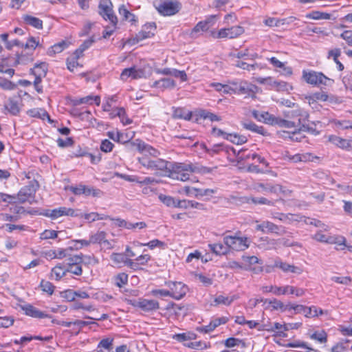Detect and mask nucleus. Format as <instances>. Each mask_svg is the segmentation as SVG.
<instances>
[{"label":"nucleus","mask_w":352,"mask_h":352,"mask_svg":"<svg viewBox=\"0 0 352 352\" xmlns=\"http://www.w3.org/2000/svg\"><path fill=\"white\" fill-rule=\"evenodd\" d=\"M331 14L327 12H322L320 11H312L311 12L307 14L306 17L308 19L320 20V19H330Z\"/></svg>","instance_id":"42"},{"label":"nucleus","mask_w":352,"mask_h":352,"mask_svg":"<svg viewBox=\"0 0 352 352\" xmlns=\"http://www.w3.org/2000/svg\"><path fill=\"white\" fill-rule=\"evenodd\" d=\"M120 15L122 17V20L129 21L131 23L137 21L136 16L133 13L130 12L125 7L124 5L120 6L118 9Z\"/></svg>","instance_id":"34"},{"label":"nucleus","mask_w":352,"mask_h":352,"mask_svg":"<svg viewBox=\"0 0 352 352\" xmlns=\"http://www.w3.org/2000/svg\"><path fill=\"white\" fill-rule=\"evenodd\" d=\"M115 285L118 287H122L128 282V275L125 273H120L114 278Z\"/></svg>","instance_id":"57"},{"label":"nucleus","mask_w":352,"mask_h":352,"mask_svg":"<svg viewBox=\"0 0 352 352\" xmlns=\"http://www.w3.org/2000/svg\"><path fill=\"white\" fill-rule=\"evenodd\" d=\"M125 302L135 307H139L144 311H155L160 308L159 302L155 300L146 298L131 299L126 298Z\"/></svg>","instance_id":"6"},{"label":"nucleus","mask_w":352,"mask_h":352,"mask_svg":"<svg viewBox=\"0 0 352 352\" xmlns=\"http://www.w3.org/2000/svg\"><path fill=\"white\" fill-rule=\"evenodd\" d=\"M265 232L276 234L277 235H283L286 233L284 227L278 226L272 222L266 221H265Z\"/></svg>","instance_id":"26"},{"label":"nucleus","mask_w":352,"mask_h":352,"mask_svg":"<svg viewBox=\"0 0 352 352\" xmlns=\"http://www.w3.org/2000/svg\"><path fill=\"white\" fill-rule=\"evenodd\" d=\"M224 139L237 145L243 144L248 141L247 137L237 133H228Z\"/></svg>","instance_id":"32"},{"label":"nucleus","mask_w":352,"mask_h":352,"mask_svg":"<svg viewBox=\"0 0 352 352\" xmlns=\"http://www.w3.org/2000/svg\"><path fill=\"white\" fill-rule=\"evenodd\" d=\"M113 339L107 338L100 341L97 346V352H103V349L111 351L113 349Z\"/></svg>","instance_id":"37"},{"label":"nucleus","mask_w":352,"mask_h":352,"mask_svg":"<svg viewBox=\"0 0 352 352\" xmlns=\"http://www.w3.org/2000/svg\"><path fill=\"white\" fill-rule=\"evenodd\" d=\"M144 76L145 72L144 69L132 67L124 69L120 74V78L122 80H126L129 78H131L132 79H138L144 77Z\"/></svg>","instance_id":"14"},{"label":"nucleus","mask_w":352,"mask_h":352,"mask_svg":"<svg viewBox=\"0 0 352 352\" xmlns=\"http://www.w3.org/2000/svg\"><path fill=\"white\" fill-rule=\"evenodd\" d=\"M182 5L178 1H164L156 6V9L164 16H172L178 13Z\"/></svg>","instance_id":"8"},{"label":"nucleus","mask_w":352,"mask_h":352,"mask_svg":"<svg viewBox=\"0 0 352 352\" xmlns=\"http://www.w3.org/2000/svg\"><path fill=\"white\" fill-rule=\"evenodd\" d=\"M267 60L270 62V63L276 68L283 69V74L284 75L289 76L292 74V69L289 67H285V64L280 62L275 57H272L270 58H267Z\"/></svg>","instance_id":"31"},{"label":"nucleus","mask_w":352,"mask_h":352,"mask_svg":"<svg viewBox=\"0 0 352 352\" xmlns=\"http://www.w3.org/2000/svg\"><path fill=\"white\" fill-rule=\"evenodd\" d=\"M95 102L96 105H100V98L99 96L93 97L91 96H87L81 98L74 99L72 100V103L74 106H78L82 104H91Z\"/></svg>","instance_id":"23"},{"label":"nucleus","mask_w":352,"mask_h":352,"mask_svg":"<svg viewBox=\"0 0 352 352\" xmlns=\"http://www.w3.org/2000/svg\"><path fill=\"white\" fill-rule=\"evenodd\" d=\"M277 124L280 127L292 128L295 126V123L292 121L274 117L273 125Z\"/></svg>","instance_id":"51"},{"label":"nucleus","mask_w":352,"mask_h":352,"mask_svg":"<svg viewBox=\"0 0 352 352\" xmlns=\"http://www.w3.org/2000/svg\"><path fill=\"white\" fill-rule=\"evenodd\" d=\"M294 217H296V215L290 213L284 214L277 212L273 215V218L287 223H291L294 221H298V219H295Z\"/></svg>","instance_id":"45"},{"label":"nucleus","mask_w":352,"mask_h":352,"mask_svg":"<svg viewBox=\"0 0 352 352\" xmlns=\"http://www.w3.org/2000/svg\"><path fill=\"white\" fill-rule=\"evenodd\" d=\"M21 309L24 311L26 316L34 318H52V316L39 310L38 308L34 307L31 304H25L21 305Z\"/></svg>","instance_id":"12"},{"label":"nucleus","mask_w":352,"mask_h":352,"mask_svg":"<svg viewBox=\"0 0 352 352\" xmlns=\"http://www.w3.org/2000/svg\"><path fill=\"white\" fill-rule=\"evenodd\" d=\"M107 136L112 140L119 143L124 144L126 146L127 145V142H129V140L124 139V135L120 132H117L116 133H115L113 131H108Z\"/></svg>","instance_id":"48"},{"label":"nucleus","mask_w":352,"mask_h":352,"mask_svg":"<svg viewBox=\"0 0 352 352\" xmlns=\"http://www.w3.org/2000/svg\"><path fill=\"white\" fill-rule=\"evenodd\" d=\"M38 184L36 181H31L28 185L23 186L18 192L16 203L24 204L28 202L30 204L36 203L35 194L38 188Z\"/></svg>","instance_id":"2"},{"label":"nucleus","mask_w":352,"mask_h":352,"mask_svg":"<svg viewBox=\"0 0 352 352\" xmlns=\"http://www.w3.org/2000/svg\"><path fill=\"white\" fill-rule=\"evenodd\" d=\"M252 116L258 122H262L267 124L273 125L274 116L267 111H258L253 110L252 111Z\"/></svg>","instance_id":"20"},{"label":"nucleus","mask_w":352,"mask_h":352,"mask_svg":"<svg viewBox=\"0 0 352 352\" xmlns=\"http://www.w3.org/2000/svg\"><path fill=\"white\" fill-rule=\"evenodd\" d=\"M258 82L261 84H267L272 87L273 89H276L277 91H287L289 88L292 89V86L284 82V81H278L273 80L271 77L265 78H259L258 79Z\"/></svg>","instance_id":"15"},{"label":"nucleus","mask_w":352,"mask_h":352,"mask_svg":"<svg viewBox=\"0 0 352 352\" xmlns=\"http://www.w3.org/2000/svg\"><path fill=\"white\" fill-rule=\"evenodd\" d=\"M202 148L205 152L209 154L210 156H214L215 154H218L221 151L228 153V146L224 145L223 144H214L211 148H208L205 144H204Z\"/></svg>","instance_id":"24"},{"label":"nucleus","mask_w":352,"mask_h":352,"mask_svg":"<svg viewBox=\"0 0 352 352\" xmlns=\"http://www.w3.org/2000/svg\"><path fill=\"white\" fill-rule=\"evenodd\" d=\"M27 114L30 117L40 118L43 120L47 119L50 123L53 122V120L50 119V115L44 109L34 108L28 110Z\"/></svg>","instance_id":"22"},{"label":"nucleus","mask_w":352,"mask_h":352,"mask_svg":"<svg viewBox=\"0 0 352 352\" xmlns=\"http://www.w3.org/2000/svg\"><path fill=\"white\" fill-rule=\"evenodd\" d=\"M267 302L272 306V310H280L281 311H285L288 309V305H285L280 300H278L276 298L268 300Z\"/></svg>","instance_id":"46"},{"label":"nucleus","mask_w":352,"mask_h":352,"mask_svg":"<svg viewBox=\"0 0 352 352\" xmlns=\"http://www.w3.org/2000/svg\"><path fill=\"white\" fill-rule=\"evenodd\" d=\"M328 140L329 142L342 149L350 150L352 146V140L344 139L337 135H329Z\"/></svg>","instance_id":"18"},{"label":"nucleus","mask_w":352,"mask_h":352,"mask_svg":"<svg viewBox=\"0 0 352 352\" xmlns=\"http://www.w3.org/2000/svg\"><path fill=\"white\" fill-rule=\"evenodd\" d=\"M235 296H232L231 298L230 297H225L222 295H219L217 296L214 299V302L217 304H223L226 305H230L235 299Z\"/></svg>","instance_id":"64"},{"label":"nucleus","mask_w":352,"mask_h":352,"mask_svg":"<svg viewBox=\"0 0 352 352\" xmlns=\"http://www.w3.org/2000/svg\"><path fill=\"white\" fill-rule=\"evenodd\" d=\"M47 72V65L45 62L36 64L34 67L30 69L31 74L34 76H38L39 73H44V76H46Z\"/></svg>","instance_id":"44"},{"label":"nucleus","mask_w":352,"mask_h":352,"mask_svg":"<svg viewBox=\"0 0 352 352\" xmlns=\"http://www.w3.org/2000/svg\"><path fill=\"white\" fill-rule=\"evenodd\" d=\"M207 30V27L204 25V22L202 21H199L191 30L190 36L191 38H196L199 32H206Z\"/></svg>","instance_id":"54"},{"label":"nucleus","mask_w":352,"mask_h":352,"mask_svg":"<svg viewBox=\"0 0 352 352\" xmlns=\"http://www.w3.org/2000/svg\"><path fill=\"white\" fill-rule=\"evenodd\" d=\"M240 123L242 127L248 131H250L264 136L267 135V132L263 126H258L251 120L243 118L241 120Z\"/></svg>","instance_id":"16"},{"label":"nucleus","mask_w":352,"mask_h":352,"mask_svg":"<svg viewBox=\"0 0 352 352\" xmlns=\"http://www.w3.org/2000/svg\"><path fill=\"white\" fill-rule=\"evenodd\" d=\"M303 79L309 84L313 85H323L325 86H330L333 84L334 80L331 78H328L322 72H318L315 71L302 72Z\"/></svg>","instance_id":"3"},{"label":"nucleus","mask_w":352,"mask_h":352,"mask_svg":"<svg viewBox=\"0 0 352 352\" xmlns=\"http://www.w3.org/2000/svg\"><path fill=\"white\" fill-rule=\"evenodd\" d=\"M173 117L177 119L189 120L191 119L192 113L184 108H173Z\"/></svg>","instance_id":"27"},{"label":"nucleus","mask_w":352,"mask_h":352,"mask_svg":"<svg viewBox=\"0 0 352 352\" xmlns=\"http://www.w3.org/2000/svg\"><path fill=\"white\" fill-rule=\"evenodd\" d=\"M158 197H159V199L166 206H168V207L172 206V207L176 208L177 199H174L171 196L165 195L163 194H160L158 196Z\"/></svg>","instance_id":"47"},{"label":"nucleus","mask_w":352,"mask_h":352,"mask_svg":"<svg viewBox=\"0 0 352 352\" xmlns=\"http://www.w3.org/2000/svg\"><path fill=\"white\" fill-rule=\"evenodd\" d=\"M140 245L148 246L151 249H153L157 247L161 249H165V248L166 247V244L164 242L161 241L158 239H153L146 243H140Z\"/></svg>","instance_id":"55"},{"label":"nucleus","mask_w":352,"mask_h":352,"mask_svg":"<svg viewBox=\"0 0 352 352\" xmlns=\"http://www.w3.org/2000/svg\"><path fill=\"white\" fill-rule=\"evenodd\" d=\"M106 238V232L104 231H98L90 236V242L91 243H102Z\"/></svg>","instance_id":"53"},{"label":"nucleus","mask_w":352,"mask_h":352,"mask_svg":"<svg viewBox=\"0 0 352 352\" xmlns=\"http://www.w3.org/2000/svg\"><path fill=\"white\" fill-rule=\"evenodd\" d=\"M33 60L32 54H17L16 63L17 64H27Z\"/></svg>","instance_id":"62"},{"label":"nucleus","mask_w":352,"mask_h":352,"mask_svg":"<svg viewBox=\"0 0 352 352\" xmlns=\"http://www.w3.org/2000/svg\"><path fill=\"white\" fill-rule=\"evenodd\" d=\"M40 287L43 292L47 293L50 295H52L54 293L55 289L54 285L52 283L45 280H42L41 281Z\"/></svg>","instance_id":"58"},{"label":"nucleus","mask_w":352,"mask_h":352,"mask_svg":"<svg viewBox=\"0 0 352 352\" xmlns=\"http://www.w3.org/2000/svg\"><path fill=\"white\" fill-rule=\"evenodd\" d=\"M305 223L307 225H312L314 226L315 227L320 228L325 231L328 230L329 229L328 226L325 225L324 223H322L321 221L318 219L308 218L307 220H305Z\"/></svg>","instance_id":"61"},{"label":"nucleus","mask_w":352,"mask_h":352,"mask_svg":"<svg viewBox=\"0 0 352 352\" xmlns=\"http://www.w3.org/2000/svg\"><path fill=\"white\" fill-rule=\"evenodd\" d=\"M244 32L243 27L236 25L232 26L229 28L220 29L217 32L214 31L211 32V36L214 38H234Z\"/></svg>","instance_id":"7"},{"label":"nucleus","mask_w":352,"mask_h":352,"mask_svg":"<svg viewBox=\"0 0 352 352\" xmlns=\"http://www.w3.org/2000/svg\"><path fill=\"white\" fill-rule=\"evenodd\" d=\"M310 338L320 343H325L327 341V335L324 331L314 332L310 336Z\"/></svg>","instance_id":"60"},{"label":"nucleus","mask_w":352,"mask_h":352,"mask_svg":"<svg viewBox=\"0 0 352 352\" xmlns=\"http://www.w3.org/2000/svg\"><path fill=\"white\" fill-rule=\"evenodd\" d=\"M166 285L170 289V297L175 300L182 299L188 292L187 286L182 282L169 281Z\"/></svg>","instance_id":"11"},{"label":"nucleus","mask_w":352,"mask_h":352,"mask_svg":"<svg viewBox=\"0 0 352 352\" xmlns=\"http://www.w3.org/2000/svg\"><path fill=\"white\" fill-rule=\"evenodd\" d=\"M199 116L201 118H202L204 119H208L212 122L220 121L221 120V117H219V116H217L213 113H211L210 111H208L206 110L201 111Z\"/></svg>","instance_id":"59"},{"label":"nucleus","mask_w":352,"mask_h":352,"mask_svg":"<svg viewBox=\"0 0 352 352\" xmlns=\"http://www.w3.org/2000/svg\"><path fill=\"white\" fill-rule=\"evenodd\" d=\"M175 86V81L169 78H162L153 83V87L162 88H173Z\"/></svg>","instance_id":"38"},{"label":"nucleus","mask_w":352,"mask_h":352,"mask_svg":"<svg viewBox=\"0 0 352 352\" xmlns=\"http://www.w3.org/2000/svg\"><path fill=\"white\" fill-rule=\"evenodd\" d=\"M78 212L79 210H74L66 207H60L52 210H47L45 212L40 214L51 217L52 219H56L62 216L78 217L80 215Z\"/></svg>","instance_id":"10"},{"label":"nucleus","mask_w":352,"mask_h":352,"mask_svg":"<svg viewBox=\"0 0 352 352\" xmlns=\"http://www.w3.org/2000/svg\"><path fill=\"white\" fill-rule=\"evenodd\" d=\"M83 262V254H76V255H70L65 260V267H69L72 265H75L78 264H82Z\"/></svg>","instance_id":"40"},{"label":"nucleus","mask_w":352,"mask_h":352,"mask_svg":"<svg viewBox=\"0 0 352 352\" xmlns=\"http://www.w3.org/2000/svg\"><path fill=\"white\" fill-rule=\"evenodd\" d=\"M210 251L217 255H225L229 252V248L227 245L221 243L209 244Z\"/></svg>","instance_id":"30"},{"label":"nucleus","mask_w":352,"mask_h":352,"mask_svg":"<svg viewBox=\"0 0 352 352\" xmlns=\"http://www.w3.org/2000/svg\"><path fill=\"white\" fill-rule=\"evenodd\" d=\"M252 87V85L244 81H232L230 85H228V88L232 89V91L238 94H249L253 91Z\"/></svg>","instance_id":"13"},{"label":"nucleus","mask_w":352,"mask_h":352,"mask_svg":"<svg viewBox=\"0 0 352 352\" xmlns=\"http://www.w3.org/2000/svg\"><path fill=\"white\" fill-rule=\"evenodd\" d=\"M258 187L261 188L263 190L269 192L271 193H278V192H285L283 189V186L278 184L272 185L271 184H263L260 183L258 184Z\"/></svg>","instance_id":"33"},{"label":"nucleus","mask_w":352,"mask_h":352,"mask_svg":"<svg viewBox=\"0 0 352 352\" xmlns=\"http://www.w3.org/2000/svg\"><path fill=\"white\" fill-rule=\"evenodd\" d=\"M98 13L105 20H109L114 27L117 25L118 18L114 14L113 4L110 0H101L98 5Z\"/></svg>","instance_id":"5"},{"label":"nucleus","mask_w":352,"mask_h":352,"mask_svg":"<svg viewBox=\"0 0 352 352\" xmlns=\"http://www.w3.org/2000/svg\"><path fill=\"white\" fill-rule=\"evenodd\" d=\"M311 239L321 243L328 244H338V245L346 246V239L344 236H327L322 234L321 231H318L315 234L312 235Z\"/></svg>","instance_id":"9"},{"label":"nucleus","mask_w":352,"mask_h":352,"mask_svg":"<svg viewBox=\"0 0 352 352\" xmlns=\"http://www.w3.org/2000/svg\"><path fill=\"white\" fill-rule=\"evenodd\" d=\"M224 244L227 245L229 250L243 251L248 248L250 240L245 236H226L223 238Z\"/></svg>","instance_id":"4"},{"label":"nucleus","mask_w":352,"mask_h":352,"mask_svg":"<svg viewBox=\"0 0 352 352\" xmlns=\"http://www.w3.org/2000/svg\"><path fill=\"white\" fill-rule=\"evenodd\" d=\"M79 216L78 217H83L85 219L89 220L90 221H94L96 220H102V219H107L108 217L100 215V214L97 212H90L87 214H81L80 211L78 212Z\"/></svg>","instance_id":"50"},{"label":"nucleus","mask_w":352,"mask_h":352,"mask_svg":"<svg viewBox=\"0 0 352 352\" xmlns=\"http://www.w3.org/2000/svg\"><path fill=\"white\" fill-rule=\"evenodd\" d=\"M197 171V167L191 163L186 164L173 162L170 166L168 174H167V176L173 179L186 182L190 179L189 173H195Z\"/></svg>","instance_id":"1"},{"label":"nucleus","mask_w":352,"mask_h":352,"mask_svg":"<svg viewBox=\"0 0 352 352\" xmlns=\"http://www.w3.org/2000/svg\"><path fill=\"white\" fill-rule=\"evenodd\" d=\"M224 344L228 348H232L236 346H239V344L245 346V342L242 340L232 337L226 339L224 342Z\"/></svg>","instance_id":"56"},{"label":"nucleus","mask_w":352,"mask_h":352,"mask_svg":"<svg viewBox=\"0 0 352 352\" xmlns=\"http://www.w3.org/2000/svg\"><path fill=\"white\" fill-rule=\"evenodd\" d=\"M146 145L144 141L140 139H135L134 141H129L127 142L126 148L129 150H133L135 148L140 153H144L146 148Z\"/></svg>","instance_id":"28"},{"label":"nucleus","mask_w":352,"mask_h":352,"mask_svg":"<svg viewBox=\"0 0 352 352\" xmlns=\"http://www.w3.org/2000/svg\"><path fill=\"white\" fill-rule=\"evenodd\" d=\"M67 268L65 264H58L54 267L52 269L51 274L53 276L54 274L55 279L56 280H59L65 276L67 274L66 271Z\"/></svg>","instance_id":"35"},{"label":"nucleus","mask_w":352,"mask_h":352,"mask_svg":"<svg viewBox=\"0 0 352 352\" xmlns=\"http://www.w3.org/2000/svg\"><path fill=\"white\" fill-rule=\"evenodd\" d=\"M300 131H300V129H299L298 131H294L291 134L290 133H289L287 131H282L283 134L281 135L284 138H289L292 140H294V141L300 142L302 140V139L305 138L304 135H301Z\"/></svg>","instance_id":"52"},{"label":"nucleus","mask_w":352,"mask_h":352,"mask_svg":"<svg viewBox=\"0 0 352 352\" xmlns=\"http://www.w3.org/2000/svg\"><path fill=\"white\" fill-rule=\"evenodd\" d=\"M83 191H85L83 195L85 196L92 195L93 197H100L102 195V191L99 189L88 187L85 185L83 186Z\"/></svg>","instance_id":"63"},{"label":"nucleus","mask_w":352,"mask_h":352,"mask_svg":"<svg viewBox=\"0 0 352 352\" xmlns=\"http://www.w3.org/2000/svg\"><path fill=\"white\" fill-rule=\"evenodd\" d=\"M274 267L280 268L285 273L291 272L296 274H300L302 272V270L300 267L283 262L280 259L275 261Z\"/></svg>","instance_id":"17"},{"label":"nucleus","mask_w":352,"mask_h":352,"mask_svg":"<svg viewBox=\"0 0 352 352\" xmlns=\"http://www.w3.org/2000/svg\"><path fill=\"white\" fill-rule=\"evenodd\" d=\"M156 29L155 23H151L146 24L143 26L142 30L139 32L137 35L139 40H143L144 38H151L154 36V31Z\"/></svg>","instance_id":"21"},{"label":"nucleus","mask_w":352,"mask_h":352,"mask_svg":"<svg viewBox=\"0 0 352 352\" xmlns=\"http://www.w3.org/2000/svg\"><path fill=\"white\" fill-rule=\"evenodd\" d=\"M172 163L173 162L158 158L151 161L149 169L152 170L165 171V175H167V174H168L170 166L172 164Z\"/></svg>","instance_id":"19"},{"label":"nucleus","mask_w":352,"mask_h":352,"mask_svg":"<svg viewBox=\"0 0 352 352\" xmlns=\"http://www.w3.org/2000/svg\"><path fill=\"white\" fill-rule=\"evenodd\" d=\"M69 45V43L65 41L58 42L54 45L51 46L47 50V54L49 56H54L56 54L62 52Z\"/></svg>","instance_id":"29"},{"label":"nucleus","mask_w":352,"mask_h":352,"mask_svg":"<svg viewBox=\"0 0 352 352\" xmlns=\"http://www.w3.org/2000/svg\"><path fill=\"white\" fill-rule=\"evenodd\" d=\"M234 65L236 67H239V68H241L243 69H245L248 71H252V70H255L258 68H261L259 67V65L256 63H254L253 64H248L245 62L241 61V60H236V63H234Z\"/></svg>","instance_id":"49"},{"label":"nucleus","mask_w":352,"mask_h":352,"mask_svg":"<svg viewBox=\"0 0 352 352\" xmlns=\"http://www.w3.org/2000/svg\"><path fill=\"white\" fill-rule=\"evenodd\" d=\"M5 108L14 116L17 115L20 111L17 102L12 98L8 99Z\"/></svg>","instance_id":"43"},{"label":"nucleus","mask_w":352,"mask_h":352,"mask_svg":"<svg viewBox=\"0 0 352 352\" xmlns=\"http://www.w3.org/2000/svg\"><path fill=\"white\" fill-rule=\"evenodd\" d=\"M292 116L293 118L299 117L298 124L302 126V124H306V121H307L309 118V113L304 109H298L292 111Z\"/></svg>","instance_id":"36"},{"label":"nucleus","mask_w":352,"mask_h":352,"mask_svg":"<svg viewBox=\"0 0 352 352\" xmlns=\"http://www.w3.org/2000/svg\"><path fill=\"white\" fill-rule=\"evenodd\" d=\"M173 338L180 342H184L186 341L192 340L196 338L195 333L192 332H187L182 333L175 334Z\"/></svg>","instance_id":"41"},{"label":"nucleus","mask_w":352,"mask_h":352,"mask_svg":"<svg viewBox=\"0 0 352 352\" xmlns=\"http://www.w3.org/2000/svg\"><path fill=\"white\" fill-rule=\"evenodd\" d=\"M341 54L340 49L335 48L333 50H331L328 53V58L332 57L334 62L336 63L338 66V69L339 71H342L344 69V65L342 63L338 60V57Z\"/></svg>","instance_id":"39"},{"label":"nucleus","mask_w":352,"mask_h":352,"mask_svg":"<svg viewBox=\"0 0 352 352\" xmlns=\"http://www.w3.org/2000/svg\"><path fill=\"white\" fill-rule=\"evenodd\" d=\"M22 19L27 25L38 30L43 29V21L40 19L28 14L23 15Z\"/></svg>","instance_id":"25"}]
</instances>
